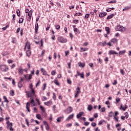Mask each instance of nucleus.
<instances>
[{"label":"nucleus","mask_w":131,"mask_h":131,"mask_svg":"<svg viewBox=\"0 0 131 131\" xmlns=\"http://www.w3.org/2000/svg\"><path fill=\"white\" fill-rule=\"evenodd\" d=\"M64 118V116H60L57 118V122H61V120Z\"/></svg>","instance_id":"32"},{"label":"nucleus","mask_w":131,"mask_h":131,"mask_svg":"<svg viewBox=\"0 0 131 131\" xmlns=\"http://www.w3.org/2000/svg\"><path fill=\"white\" fill-rule=\"evenodd\" d=\"M73 23H74V24H78V23H79V20L78 19L73 20Z\"/></svg>","instance_id":"44"},{"label":"nucleus","mask_w":131,"mask_h":131,"mask_svg":"<svg viewBox=\"0 0 131 131\" xmlns=\"http://www.w3.org/2000/svg\"><path fill=\"white\" fill-rule=\"evenodd\" d=\"M50 28H51V26L50 24L47 25V27L46 28V31H48V30H50Z\"/></svg>","instance_id":"56"},{"label":"nucleus","mask_w":131,"mask_h":131,"mask_svg":"<svg viewBox=\"0 0 131 131\" xmlns=\"http://www.w3.org/2000/svg\"><path fill=\"white\" fill-rule=\"evenodd\" d=\"M125 53H126V50H122V51H120L119 52V56H120L121 55H124V54H125Z\"/></svg>","instance_id":"31"},{"label":"nucleus","mask_w":131,"mask_h":131,"mask_svg":"<svg viewBox=\"0 0 131 131\" xmlns=\"http://www.w3.org/2000/svg\"><path fill=\"white\" fill-rule=\"evenodd\" d=\"M108 115L109 117H112L113 116V112H109Z\"/></svg>","instance_id":"55"},{"label":"nucleus","mask_w":131,"mask_h":131,"mask_svg":"<svg viewBox=\"0 0 131 131\" xmlns=\"http://www.w3.org/2000/svg\"><path fill=\"white\" fill-rule=\"evenodd\" d=\"M38 23H36L35 24V33L36 34H37V33H38Z\"/></svg>","instance_id":"13"},{"label":"nucleus","mask_w":131,"mask_h":131,"mask_svg":"<svg viewBox=\"0 0 131 131\" xmlns=\"http://www.w3.org/2000/svg\"><path fill=\"white\" fill-rule=\"evenodd\" d=\"M123 29V27L121 26H117L115 28L116 31H121Z\"/></svg>","instance_id":"14"},{"label":"nucleus","mask_w":131,"mask_h":131,"mask_svg":"<svg viewBox=\"0 0 131 131\" xmlns=\"http://www.w3.org/2000/svg\"><path fill=\"white\" fill-rule=\"evenodd\" d=\"M76 27V26L75 25L73 26V28H74L73 31L76 35H78V34H80V31Z\"/></svg>","instance_id":"7"},{"label":"nucleus","mask_w":131,"mask_h":131,"mask_svg":"<svg viewBox=\"0 0 131 131\" xmlns=\"http://www.w3.org/2000/svg\"><path fill=\"white\" fill-rule=\"evenodd\" d=\"M33 110V113H37V108L35 107H34Z\"/></svg>","instance_id":"60"},{"label":"nucleus","mask_w":131,"mask_h":131,"mask_svg":"<svg viewBox=\"0 0 131 131\" xmlns=\"http://www.w3.org/2000/svg\"><path fill=\"white\" fill-rule=\"evenodd\" d=\"M10 95L11 97H14L15 96V91L14 90H11L10 91Z\"/></svg>","instance_id":"34"},{"label":"nucleus","mask_w":131,"mask_h":131,"mask_svg":"<svg viewBox=\"0 0 131 131\" xmlns=\"http://www.w3.org/2000/svg\"><path fill=\"white\" fill-rule=\"evenodd\" d=\"M26 49H28V50H30V42L28 41V40H27V41L25 43V46L24 48V51H26Z\"/></svg>","instance_id":"10"},{"label":"nucleus","mask_w":131,"mask_h":131,"mask_svg":"<svg viewBox=\"0 0 131 131\" xmlns=\"http://www.w3.org/2000/svg\"><path fill=\"white\" fill-rule=\"evenodd\" d=\"M83 115V112H80L77 115V118L79 119V118L81 116H82Z\"/></svg>","instance_id":"29"},{"label":"nucleus","mask_w":131,"mask_h":131,"mask_svg":"<svg viewBox=\"0 0 131 131\" xmlns=\"http://www.w3.org/2000/svg\"><path fill=\"white\" fill-rule=\"evenodd\" d=\"M66 111H68L67 114H69V113H71V112L73 111V108H72V107L71 106H69L68 108L66 110Z\"/></svg>","instance_id":"21"},{"label":"nucleus","mask_w":131,"mask_h":131,"mask_svg":"<svg viewBox=\"0 0 131 131\" xmlns=\"http://www.w3.org/2000/svg\"><path fill=\"white\" fill-rule=\"evenodd\" d=\"M43 124L46 127V129L47 130H49V129H50V127L49 126V124H48V122L46 121H44Z\"/></svg>","instance_id":"17"},{"label":"nucleus","mask_w":131,"mask_h":131,"mask_svg":"<svg viewBox=\"0 0 131 131\" xmlns=\"http://www.w3.org/2000/svg\"><path fill=\"white\" fill-rule=\"evenodd\" d=\"M26 55L28 57H30V56H31V51H30V50H28V51H26Z\"/></svg>","instance_id":"30"},{"label":"nucleus","mask_w":131,"mask_h":131,"mask_svg":"<svg viewBox=\"0 0 131 131\" xmlns=\"http://www.w3.org/2000/svg\"><path fill=\"white\" fill-rule=\"evenodd\" d=\"M11 42L12 43H16L17 42V39L16 38H12Z\"/></svg>","instance_id":"45"},{"label":"nucleus","mask_w":131,"mask_h":131,"mask_svg":"<svg viewBox=\"0 0 131 131\" xmlns=\"http://www.w3.org/2000/svg\"><path fill=\"white\" fill-rule=\"evenodd\" d=\"M43 88H42V91H45L46 90V88H47V83L43 84Z\"/></svg>","instance_id":"62"},{"label":"nucleus","mask_w":131,"mask_h":131,"mask_svg":"<svg viewBox=\"0 0 131 131\" xmlns=\"http://www.w3.org/2000/svg\"><path fill=\"white\" fill-rule=\"evenodd\" d=\"M54 27L57 30H60V28H61V26H60L59 25H55Z\"/></svg>","instance_id":"38"},{"label":"nucleus","mask_w":131,"mask_h":131,"mask_svg":"<svg viewBox=\"0 0 131 131\" xmlns=\"http://www.w3.org/2000/svg\"><path fill=\"white\" fill-rule=\"evenodd\" d=\"M25 93L28 98H31L32 96L35 95V90H34V88H33L32 89H31L30 91H26Z\"/></svg>","instance_id":"2"},{"label":"nucleus","mask_w":131,"mask_h":131,"mask_svg":"<svg viewBox=\"0 0 131 131\" xmlns=\"http://www.w3.org/2000/svg\"><path fill=\"white\" fill-rule=\"evenodd\" d=\"M57 40L59 41V42H60V43H66V42L68 41L67 38H64L62 36H58L57 37Z\"/></svg>","instance_id":"3"},{"label":"nucleus","mask_w":131,"mask_h":131,"mask_svg":"<svg viewBox=\"0 0 131 131\" xmlns=\"http://www.w3.org/2000/svg\"><path fill=\"white\" fill-rule=\"evenodd\" d=\"M108 55H118V53L116 51L114 50H110L108 51Z\"/></svg>","instance_id":"15"},{"label":"nucleus","mask_w":131,"mask_h":131,"mask_svg":"<svg viewBox=\"0 0 131 131\" xmlns=\"http://www.w3.org/2000/svg\"><path fill=\"white\" fill-rule=\"evenodd\" d=\"M30 102H27L26 103V108L28 110V111L30 113L31 110H30V104H32V106H36V104H34V99L32 98H30Z\"/></svg>","instance_id":"1"},{"label":"nucleus","mask_w":131,"mask_h":131,"mask_svg":"<svg viewBox=\"0 0 131 131\" xmlns=\"http://www.w3.org/2000/svg\"><path fill=\"white\" fill-rule=\"evenodd\" d=\"M17 85H18V88H22V86H23V84L22 83V82L19 81L18 82Z\"/></svg>","instance_id":"42"},{"label":"nucleus","mask_w":131,"mask_h":131,"mask_svg":"<svg viewBox=\"0 0 131 131\" xmlns=\"http://www.w3.org/2000/svg\"><path fill=\"white\" fill-rule=\"evenodd\" d=\"M53 99L54 100V101H56V100H57V96H56V93H53Z\"/></svg>","instance_id":"46"},{"label":"nucleus","mask_w":131,"mask_h":131,"mask_svg":"<svg viewBox=\"0 0 131 131\" xmlns=\"http://www.w3.org/2000/svg\"><path fill=\"white\" fill-rule=\"evenodd\" d=\"M129 9H130V8L128 7H125L123 10V11H128V10H129Z\"/></svg>","instance_id":"61"},{"label":"nucleus","mask_w":131,"mask_h":131,"mask_svg":"<svg viewBox=\"0 0 131 131\" xmlns=\"http://www.w3.org/2000/svg\"><path fill=\"white\" fill-rule=\"evenodd\" d=\"M105 30L106 32V33H107V34H110V28L108 27H105Z\"/></svg>","instance_id":"27"},{"label":"nucleus","mask_w":131,"mask_h":131,"mask_svg":"<svg viewBox=\"0 0 131 131\" xmlns=\"http://www.w3.org/2000/svg\"><path fill=\"white\" fill-rule=\"evenodd\" d=\"M128 108V106H127L126 104H125L124 106H123V104H122V103L120 104L119 107V110H121V111H125V110H126V109H127Z\"/></svg>","instance_id":"5"},{"label":"nucleus","mask_w":131,"mask_h":131,"mask_svg":"<svg viewBox=\"0 0 131 131\" xmlns=\"http://www.w3.org/2000/svg\"><path fill=\"white\" fill-rule=\"evenodd\" d=\"M120 101H121V99L119 97H117L116 98L115 104H118V103H119V102H120Z\"/></svg>","instance_id":"33"},{"label":"nucleus","mask_w":131,"mask_h":131,"mask_svg":"<svg viewBox=\"0 0 131 131\" xmlns=\"http://www.w3.org/2000/svg\"><path fill=\"white\" fill-rule=\"evenodd\" d=\"M111 42H113V43L115 45V43H117V42H118V39H117V38H114L111 40Z\"/></svg>","instance_id":"22"},{"label":"nucleus","mask_w":131,"mask_h":131,"mask_svg":"<svg viewBox=\"0 0 131 131\" xmlns=\"http://www.w3.org/2000/svg\"><path fill=\"white\" fill-rule=\"evenodd\" d=\"M16 14L18 17H20V16H21V14H20V9H17Z\"/></svg>","instance_id":"49"},{"label":"nucleus","mask_w":131,"mask_h":131,"mask_svg":"<svg viewBox=\"0 0 131 131\" xmlns=\"http://www.w3.org/2000/svg\"><path fill=\"white\" fill-rule=\"evenodd\" d=\"M89 125H90V122H85L84 123V125H85V126H88Z\"/></svg>","instance_id":"63"},{"label":"nucleus","mask_w":131,"mask_h":131,"mask_svg":"<svg viewBox=\"0 0 131 131\" xmlns=\"http://www.w3.org/2000/svg\"><path fill=\"white\" fill-rule=\"evenodd\" d=\"M73 117H74V114H72V115H70L68 118L66 119L67 121H69L70 119H73Z\"/></svg>","instance_id":"20"},{"label":"nucleus","mask_w":131,"mask_h":131,"mask_svg":"<svg viewBox=\"0 0 131 131\" xmlns=\"http://www.w3.org/2000/svg\"><path fill=\"white\" fill-rule=\"evenodd\" d=\"M79 75H80V72H79V71H77V74L75 75V77H77V76H79Z\"/></svg>","instance_id":"59"},{"label":"nucleus","mask_w":131,"mask_h":131,"mask_svg":"<svg viewBox=\"0 0 131 131\" xmlns=\"http://www.w3.org/2000/svg\"><path fill=\"white\" fill-rule=\"evenodd\" d=\"M118 82H117V80H114V82L113 83V85H116Z\"/></svg>","instance_id":"58"},{"label":"nucleus","mask_w":131,"mask_h":131,"mask_svg":"<svg viewBox=\"0 0 131 131\" xmlns=\"http://www.w3.org/2000/svg\"><path fill=\"white\" fill-rule=\"evenodd\" d=\"M78 66H79V67H81L82 68H83V67H85V63L79 62L78 63Z\"/></svg>","instance_id":"19"},{"label":"nucleus","mask_w":131,"mask_h":131,"mask_svg":"<svg viewBox=\"0 0 131 131\" xmlns=\"http://www.w3.org/2000/svg\"><path fill=\"white\" fill-rule=\"evenodd\" d=\"M87 109L89 111H92V110H93V106H92L91 104H89L88 106Z\"/></svg>","instance_id":"37"},{"label":"nucleus","mask_w":131,"mask_h":131,"mask_svg":"<svg viewBox=\"0 0 131 131\" xmlns=\"http://www.w3.org/2000/svg\"><path fill=\"white\" fill-rule=\"evenodd\" d=\"M80 52H86V51L89 50V48H83V47H80Z\"/></svg>","instance_id":"28"},{"label":"nucleus","mask_w":131,"mask_h":131,"mask_svg":"<svg viewBox=\"0 0 131 131\" xmlns=\"http://www.w3.org/2000/svg\"><path fill=\"white\" fill-rule=\"evenodd\" d=\"M107 15V12H101L99 14V17L100 18H103V17H105V16Z\"/></svg>","instance_id":"16"},{"label":"nucleus","mask_w":131,"mask_h":131,"mask_svg":"<svg viewBox=\"0 0 131 131\" xmlns=\"http://www.w3.org/2000/svg\"><path fill=\"white\" fill-rule=\"evenodd\" d=\"M44 105H45L46 106H52V105H53V101L52 100H49L47 102H44Z\"/></svg>","instance_id":"12"},{"label":"nucleus","mask_w":131,"mask_h":131,"mask_svg":"<svg viewBox=\"0 0 131 131\" xmlns=\"http://www.w3.org/2000/svg\"><path fill=\"white\" fill-rule=\"evenodd\" d=\"M27 78H28V79H29V80H30V79H31V78H32V75H31V74L28 75Z\"/></svg>","instance_id":"52"},{"label":"nucleus","mask_w":131,"mask_h":131,"mask_svg":"<svg viewBox=\"0 0 131 131\" xmlns=\"http://www.w3.org/2000/svg\"><path fill=\"white\" fill-rule=\"evenodd\" d=\"M0 70L3 72H7L9 71V67L6 64H3L0 66Z\"/></svg>","instance_id":"4"},{"label":"nucleus","mask_w":131,"mask_h":131,"mask_svg":"<svg viewBox=\"0 0 131 131\" xmlns=\"http://www.w3.org/2000/svg\"><path fill=\"white\" fill-rule=\"evenodd\" d=\"M57 7H58V8L57 9V10L58 11H60V10H61L62 9V6H61V4H60V3H57Z\"/></svg>","instance_id":"36"},{"label":"nucleus","mask_w":131,"mask_h":131,"mask_svg":"<svg viewBox=\"0 0 131 131\" xmlns=\"http://www.w3.org/2000/svg\"><path fill=\"white\" fill-rule=\"evenodd\" d=\"M23 21H24V18L21 17L19 19L18 23H19V24H21V23H23Z\"/></svg>","instance_id":"48"},{"label":"nucleus","mask_w":131,"mask_h":131,"mask_svg":"<svg viewBox=\"0 0 131 131\" xmlns=\"http://www.w3.org/2000/svg\"><path fill=\"white\" fill-rule=\"evenodd\" d=\"M115 15L114 14H111L107 17V20H110V19L113 18Z\"/></svg>","instance_id":"35"},{"label":"nucleus","mask_w":131,"mask_h":131,"mask_svg":"<svg viewBox=\"0 0 131 131\" xmlns=\"http://www.w3.org/2000/svg\"><path fill=\"white\" fill-rule=\"evenodd\" d=\"M2 54L3 56H7V55H9V53L8 52H5V51L3 52Z\"/></svg>","instance_id":"53"},{"label":"nucleus","mask_w":131,"mask_h":131,"mask_svg":"<svg viewBox=\"0 0 131 131\" xmlns=\"http://www.w3.org/2000/svg\"><path fill=\"white\" fill-rule=\"evenodd\" d=\"M40 71L41 73H42V75H47V73H48L47 71H46V70H45V69H43V68L40 69Z\"/></svg>","instance_id":"23"},{"label":"nucleus","mask_w":131,"mask_h":131,"mask_svg":"<svg viewBox=\"0 0 131 131\" xmlns=\"http://www.w3.org/2000/svg\"><path fill=\"white\" fill-rule=\"evenodd\" d=\"M39 108L42 111V112H46V108L42 105H40Z\"/></svg>","instance_id":"41"},{"label":"nucleus","mask_w":131,"mask_h":131,"mask_svg":"<svg viewBox=\"0 0 131 131\" xmlns=\"http://www.w3.org/2000/svg\"><path fill=\"white\" fill-rule=\"evenodd\" d=\"M79 76L81 77V78H84V73L83 72H82L81 74L80 73Z\"/></svg>","instance_id":"54"},{"label":"nucleus","mask_w":131,"mask_h":131,"mask_svg":"<svg viewBox=\"0 0 131 131\" xmlns=\"http://www.w3.org/2000/svg\"><path fill=\"white\" fill-rule=\"evenodd\" d=\"M53 82H54V83H55L56 85H57L58 86H60V83L59 82V80H58V79L57 78L54 79Z\"/></svg>","instance_id":"18"},{"label":"nucleus","mask_w":131,"mask_h":131,"mask_svg":"<svg viewBox=\"0 0 131 131\" xmlns=\"http://www.w3.org/2000/svg\"><path fill=\"white\" fill-rule=\"evenodd\" d=\"M80 93H81V92L80 91V88H79V86L77 87L76 89V92L75 93L74 97L77 98V97H78V95H79Z\"/></svg>","instance_id":"8"},{"label":"nucleus","mask_w":131,"mask_h":131,"mask_svg":"<svg viewBox=\"0 0 131 131\" xmlns=\"http://www.w3.org/2000/svg\"><path fill=\"white\" fill-rule=\"evenodd\" d=\"M56 74H57V72H56V71L55 70H53L52 72H51V75H56Z\"/></svg>","instance_id":"51"},{"label":"nucleus","mask_w":131,"mask_h":131,"mask_svg":"<svg viewBox=\"0 0 131 131\" xmlns=\"http://www.w3.org/2000/svg\"><path fill=\"white\" fill-rule=\"evenodd\" d=\"M41 99L42 102H45V101H47V100H48V98H47L46 96H42Z\"/></svg>","instance_id":"43"},{"label":"nucleus","mask_w":131,"mask_h":131,"mask_svg":"<svg viewBox=\"0 0 131 131\" xmlns=\"http://www.w3.org/2000/svg\"><path fill=\"white\" fill-rule=\"evenodd\" d=\"M124 115H125V117L126 119H127V118H128L129 115H128V113H127V112H126L124 113Z\"/></svg>","instance_id":"47"},{"label":"nucleus","mask_w":131,"mask_h":131,"mask_svg":"<svg viewBox=\"0 0 131 131\" xmlns=\"http://www.w3.org/2000/svg\"><path fill=\"white\" fill-rule=\"evenodd\" d=\"M67 83H68L69 84H70V85H71V84H72V81H71V80L70 79V78H68L67 80Z\"/></svg>","instance_id":"40"},{"label":"nucleus","mask_w":131,"mask_h":131,"mask_svg":"<svg viewBox=\"0 0 131 131\" xmlns=\"http://www.w3.org/2000/svg\"><path fill=\"white\" fill-rule=\"evenodd\" d=\"M107 41H104V42H99L98 43L97 46H101V47H105V45H106Z\"/></svg>","instance_id":"24"},{"label":"nucleus","mask_w":131,"mask_h":131,"mask_svg":"<svg viewBox=\"0 0 131 131\" xmlns=\"http://www.w3.org/2000/svg\"><path fill=\"white\" fill-rule=\"evenodd\" d=\"M118 114H119V113H118V111H115V114L114 115V120H115V121H116V122H119V120H118L119 119V117H118Z\"/></svg>","instance_id":"6"},{"label":"nucleus","mask_w":131,"mask_h":131,"mask_svg":"<svg viewBox=\"0 0 131 131\" xmlns=\"http://www.w3.org/2000/svg\"><path fill=\"white\" fill-rule=\"evenodd\" d=\"M120 72L122 75H124V73H125V72H124V70L122 69L120 70Z\"/></svg>","instance_id":"50"},{"label":"nucleus","mask_w":131,"mask_h":131,"mask_svg":"<svg viewBox=\"0 0 131 131\" xmlns=\"http://www.w3.org/2000/svg\"><path fill=\"white\" fill-rule=\"evenodd\" d=\"M3 99L4 100V101H2V106H3L4 108H7V107H8V104H6V106H5L4 105V103H5V102L6 103H9V100H8V98H7L6 96H4Z\"/></svg>","instance_id":"9"},{"label":"nucleus","mask_w":131,"mask_h":131,"mask_svg":"<svg viewBox=\"0 0 131 131\" xmlns=\"http://www.w3.org/2000/svg\"><path fill=\"white\" fill-rule=\"evenodd\" d=\"M36 118L39 120H42V118H41V115L39 114H37L36 115Z\"/></svg>","instance_id":"26"},{"label":"nucleus","mask_w":131,"mask_h":131,"mask_svg":"<svg viewBox=\"0 0 131 131\" xmlns=\"http://www.w3.org/2000/svg\"><path fill=\"white\" fill-rule=\"evenodd\" d=\"M106 111V108L102 107L101 108V112L103 113L104 111Z\"/></svg>","instance_id":"64"},{"label":"nucleus","mask_w":131,"mask_h":131,"mask_svg":"<svg viewBox=\"0 0 131 131\" xmlns=\"http://www.w3.org/2000/svg\"><path fill=\"white\" fill-rule=\"evenodd\" d=\"M32 10H30L28 14V16H29L28 18L27 19V21H29V22H30L31 20V18H32Z\"/></svg>","instance_id":"11"},{"label":"nucleus","mask_w":131,"mask_h":131,"mask_svg":"<svg viewBox=\"0 0 131 131\" xmlns=\"http://www.w3.org/2000/svg\"><path fill=\"white\" fill-rule=\"evenodd\" d=\"M18 74L22 75V74H23V73L24 72V70H23V69H22V68H19L18 69Z\"/></svg>","instance_id":"25"},{"label":"nucleus","mask_w":131,"mask_h":131,"mask_svg":"<svg viewBox=\"0 0 131 131\" xmlns=\"http://www.w3.org/2000/svg\"><path fill=\"white\" fill-rule=\"evenodd\" d=\"M12 126H13V123L12 124V125H8V126H7V128H9V127L10 130L13 131V130H14V128H13Z\"/></svg>","instance_id":"39"},{"label":"nucleus","mask_w":131,"mask_h":131,"mask_svg":"<svg viewBox=\"0 0 131 131\" xmlns=\"http://www.w3.org/2000/svg\"><path fill=\"white\" fill-rule=\"evenodd\" d=\"M12 123H13L10 122V120H8V121H7V122H6V124H7V126H8V125H12Z\"/></svg>","instance_id":"57"}]
</instances>
